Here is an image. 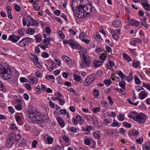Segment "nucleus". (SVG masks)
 Instances as JSON below:
<instances>
[{
  "instance_id": "nucleus-1",
  "label": "nucleus",
  "mask_w": 150,
  "mask_h": 150,
  "mask_svg": "<svg viewBox=\"0 0 150 150\" xmlns=\"http://www.w3.org/2000/svg\"><path fill=\"white\" fill-rule=\"evenodd\" d=\"M85 2L86 0H73L72 2V10L76 16L79 18H82L85 16L81 7L84 5Z\"/></svg>"
},
{
  "instance_id": "nucleus-2",
  "label": "nucleus",
  "mask_w": 150,
  "mask_h": 150,
  "mask_svg": "<svg viewBox=\"0 0 150 150\" xmlns=\"http://www.w3.org/2000/svg\"><path fill=\"white\" fill-rule=\"evenodd\" d=\"M28 120L30 122H37L38 123L42 122L43 121L42 115L34 108L28 111L27 114Z\"/></svg>"
},
{
  "instance_id": "nucleus-3",
  "label": "nucleus",
  "mask_w": 150,
  "mask_h": 150,
  "mask_svg": "<svg viewBox=\"0 0 150 150\" xmlns=\"http://www.w3.org/2000/svg\"><path fill=\"white\" fill-rule=\"evenodd\" d=\"M0 74L4 79H8L11 77V72L9 67L1 65L0 67Z\"/></svg>"
},
{
  "instance_id": "nucleus-4",
  "label": "nucleus",
  "mask_w": 150,
  "mask_h": 150,
  "mask_svg": "<svg viewBox=\"0 0 150 150\" xmlns=\"http://www.w3.org/2000/svg\"><path fill=\"white\" fill-rule=\"evenodd\" d=\"M128 116L137 121L139 123H143L146 119V116L143 113L138 114L136 112H132L128 115Z\"/></svg>"
},
{
  "instance_id": "nucleus-5",
  "label": "nucleus",
  "mask_w": 150,
  "mask_h": 150,
  "mask_svg": "<svg viewBox=\"0 0 150 150\" xmlns=\"http://www.w3.org/2000/svg\"><path fill=\"white\" fill-rule=\"evenodd\" d=\"M91 60L90 57L87 55L82 56V59L81 60L82 64H81V67H88L90 65Z\"/></svg>"
},
{
  "instance_id": "nucleus-6",
  "label": "nucleus",
  "mask_w": 150,
  "mask_h": 150,
  "mask_svg": "<svg viewBox=\"0 0 150 150\" xmlns=\"http://www.w3.org/2000/svg\"><path fill=\"white\" fill-rule=\"evenodd\" d=\"M16 135L14 133H11L8 135L6 142V144L8 147H11L14 141H16Z\"/></svg>"
},
{
  "instance_id": "nucleus-7",
  "label": "nucleus",
  "mask_w": 150,
  "mask_h": 150,
  "mask_svg": "<svg viewBox=\"0 0 150 150\" xmlns=\"http://www.w3.org/2000/svg\"><path fill=\"white\" fill-rule=\"evenodd\" d=\"M64 44L69 45L72 48L74 49H79L81 47L80 45L71 39L68 40H64Z\"/></svg>"
},
{
  "instance_id": "nucleus-8",
  "label": "nucleus",
  "mask_w": 150,
  "mask_h": 150,
  "mask_svg": "<svg viewBox=\"0 0 150 150\" xmlns=\"http://www.w3.org/2000/svg\"><path fill=\"white\" fill-rule=\"evenodd\" d=\"M31 39L29 38L25 37L18 42V46L22 47H25L30 42Z\"/></svg>"
},
{
  "instance_id": "nucleus-9",
  "label": "nucleus",
  "mask_w": 150,
  "mask_h": 150,
  "mask_svg": "<svg viewBox=\"0 0 150 150\" xmlns=\"http://www.w3.org/2000/svg\"><path fill=\"white\" fill-rule=\"evenodd\" d=\"M81 8L82 11L85 13V16L83 18L85 17L86 16H87L88 15H89V14L91 13L92 7L90 5L86 6H85L84 5Z\"/></svg>"
},
{
  "instance_id": "nucleus-10",
  "label": "nucleus",
  "mask_w": 150,
  "mask_h": 150,
  "mask_svg": "<svg viewBox=\"0 0 150 150\" xmlns=\"http://www.w3.org/2000/svg\"><path fill=\"white\" fill-rule=\"evenodd\" d=\"M96 75L95 74H93L87 76L84 82V83L86 85H89L96 79Z\"/></svg>"
},
{
  "instance_id": "nucleus-11",
  "label": "nucleus",
  "mask_w": 150,
  "mask_h": 150,
  "mask_svg": "<svg viewBox=\"0 0 150 150\" xmlns=\"http://www.w3.org/2000/svg\"><path fill=\"white\" fill-rule=\"evenodd\" d=\"M20 38V35L16 36L14 34L10 35L8 37L9 40L13 42H17Z\"/></svg>"
},
{
  "instance_id": "nucleus-12",
  "label": "nucleus",
  "mask_w": 150,
  "mask_h": 150,
  "mask_svg": "<svg viewBox=\"0 0 150 150\" xmlns=\"http://www.w3.org/2000/svg\"><path fill=\"white\" fill-rule=\"evenodd\" d=\"M27 20L28 22L31 23L32 25H36L39 24V22L38 21L34 19L30 16L27 17Z\"/></svg>"
},
{
  "instance_id": "nucleus-13",
  "label": "nucleus",
  "mask_w": 150,
  "mask_h": 150,
  "mask_svg": "<svg viewBox=\"0 0 150 150\" xmlns=\"http://www.w3.org/2000/svg\"><path fill=\"white\" fill-rule=\"evenodd\" d=\"M45 142L49 144H52L53 141V139L52 137L47 134L45 135L43 137Z\"/></svg>"
},
{
  "instance_id": "nucleus-14",
  "label": "nucleus",
  "mask_w": 150,
  "mask_h": 150,
  "mask_svg": "<svg viewBox=\"0 0 150 150\" xmlns=\"http://www.w3.org/2000/svg\"><path fill=\"white\" fill-rule=\"evenodd\" d=\"M49 65L50 66L47 65L46 67L47 69L50 71H52L54 70V68H55L56 67V64L53 61H51L49 63Z\"/></svg>"
},
{
  "instance_id": "nucleus-15",
  "label": "nucleus",
  "mask_w": 150,
  "mask_h": 150,
  "mask_svg": "<svg viewBox=\"0 0 150 150\" xmlns=\"http://www.w3.org/2000/svg\"><path fill=\"white\" fill-rule=\"evenodd\" d=\"M129 22L131 25L134 26L139 27L140 26V22L135 20H130L129 21Z\"/></svg>"
},
{
  "instance_id": "nucleus-16",
  "label": "nucleus",
  "mask_w": 150,
  "mask_h": 150,
  "mask_svg": "<svg viewBox=\"0 0 150 150\" xmlns=\"http://www.w3.org/2000/svg\"><path fill=\"white\" fill-rule=\"evenodd\" d=\"M148 93L145 91H141L139 94V98L141 99H143L148 95Z\"/></svg>"
},
{
  "instance_id": "nucleus-17",
  "label": "nucleus",
  "mask_w": 150,
  "mask_h": 150,
  "mask_svg": "<svg viewBox=\"0 0 150 150\" xmlns=\"http://www.w3.org/2000/svg\"><path fill=\"white\" fill-rule=\"evenodd\" d=\"M57 121L59 124L60 125V126L62 127H63L64 126L65 124L63 120L61 117H58L57 118Z\"/></svg>"
},
{
  "instance_id": "nucleus-18",
  "label": "nucleus",
  "mask_w": 150,
  "mask_h": 150,
  "mask_svg": "<svg viewBox=\"0 0 150 150\" xmlns=\"http://www.w3.org/2000/svg\"><path fill=\"white\" fill-rule=\"evenodd\" d=\"M121 24V21L120 20L118 19L115 20L113 22V25L115 28L120 26Z\"/></svg>"
},
{
  "instance_id": "nucleus-19",
  "label": "nucleus",
  "mask_w": 150,
  "mask_h": 150,
  "mask_svg": "<svg viewBox=\"0 0 150 150\" xmlns=\"http://www.w3.org/2000/svg\"><path fill=\"white\" fill-rule=\"evenodd\" d=\"M141 40L137 38H132L131 40V44L133 45L134 46L137 43H141L142 42Z\"/></svg>"
},
{
  "instance_id": "nucleus-20",
  "label": "nucleus",
  "mask_w": 150,
  "mask_h": 150,
  "mask_svg": "<svg viewBox=\"0 0 150 150\" xmlns=\"http://www.w3.org/2000/svg\"><path fill=\"white\" fill-rule=\"evenodd\" d=\"M81 49V50L80 51V52H80L81 56V54H82V56L88 55L87 53V50L86 48L81 46V48H79L78 49Z\"/></svg>"
},
{
  "instance_id": "nucleus-21",
  "label": "nucleus",
  "mask_w": 150,
  "mask_h": 150,
  "mask_svg": "<svg viewBox=\"0 0 150 150\" xmlns=\"http://www.w3.org/2000/svg\"><path fill=\"white\" fill-rule=\"evenodd\" d=\"M101 61H98L96 60H94L93 63V65L96 67H100L102 63Z\"/></svg>"
},
{
  "instance_id": "nucleus-22",
  "label": "nucleus",
  "mask_w": 150,
  "mask_h": 150,
  "mask_svg": "<svg viewBox=\"0 0 150 150\" xmlns=\"http://www.w3.org/2000/svg\"><path fill=\"white\" fill-rule=\"evenodd\" d=\"M29 80L33 83H37L38 82V79L35 77L30 76Z\"/></svg>"
},
{
  "instance_id": "nucleus-23",
  "label": "nucleus",
  "mask_w": 150,
  "mask_h": 150,
  "mask_svg": "<svg viewBox=\"0 0 150 150\" xmlns=\"http://www.w3.org/2000/svg\"><path fill=\"white\" fill-rule=\"evenodd\" d=\"M107 55L106 53H102L100 56V60H101L102 62H103L104 61L105 59L107 57Z\"/></svg>"
},
{
  "instance_id": "nucleus-24",
  "label": "nucleus",
  "mask_w": 150,
  "mask_h": 150,
  "mask_svg": "<svg viewBox=\"0 0 150 150\" xmlns=\"http://www.w3.org/2000/svg\"><path fill=\"white\" fill-rule=\"evenodd\" d=\"M76 118L77 119L78 121L79 122L80 124H82L83 123L84 120L80 115H77L76 116Z\"/></svg>"
},
{
  "instance_id": "nucleus-25",
  "label": "nucleus",
  "mask_w": 150,
  "mask_h": 150,
  "mask_svg": "<svg viewBox=\"0 0 150 150\" xmlns=\"http://www.w3.org/2000/svg\"><path fill=\"white\" fill-rule=\"evenodd\" d=\"M141 20L142 24L146 28H147L148 27V26L147 25L146 23V18L145 17L142 18H141Z\"/></svg>"
},
{
  "instance_id": "nucleus-26",
  "label": "nucleus",
  "mask_w": 150,
  "mask_h": 150,
  "mask_svg": "<svg viewBox=\"0 0 150 150\" xmlns=\"http://www.w3.org/2000/svg\"><path fill=\"white\" fill-rule=\"evenodd\" d=\"M62 59L64 61L66 62L68 64H69L71 62V61L69 58L66 56L63 55L62 57Z\"/></svg>"
},
{
  "instance_id": "nucleus-27",
  "label": "nucleus",
  "mask_w": 150,
  "mask_h": 150,
  "mask_svg": "<svg viewBox=\"0 0 150 150\" xmlns=\"http://www.w3.org/2000/svg\"><path fill=\"white\" fill-rule=\"evenodd\" d=\"M142 5L143 6L144 8L146 10L149 11L150 10V5H149L148 3H145L143 4Z\"/></svg>"
},
{
  "instance_id": "nucleus-28",
  "label": "nucleus",
  "mask_w": 150,
  "mask_h": 150,
  "mask_svg": "<svg viewBox=\"0 0 150 150\" xmlns=\"http://www.w3.org/2000/svg\"><path fill=\"white\" fill-rule=\"evenodd\" d=\"M35 38L37 42H40L41 41L42 37L40 34H39L35 36Z\"/></svg>"
},
{
  "instance_id": "nucleus-29",
  "label": "nucleus",
  "mask_w": 150,
  "mask_h": 150,
  "mask_svg": "<svg viewBox=\"0 0 150 150\" xmlns=\"http://www.w3.org/2000/svg\"><path fill=\"white\" fill-rule=\"evenodd\" d=\"M123 56L124 58L128 62L131 61V59L129 57V56L127 55V54L125 53L123 54Z\"/></svg>"
},
{
  "instance_id": "nucleus-30",
  "label": "nucleus",
  "mask_w": 150,
  "mask_h": 150,
  "mask_svg": "<svg viewBox=\"0 0 150 150\" xmlns=\"http://www.w3.org/2000/svg\"><path fill=\"white\" fill-rule=\"evenodd\" d=\"M35 32V30L33 28H30L28 30V33L30 35L33 34Z\"/></svg>"
},
{
  "instance_id": "nucleus-31",
  "label": "nucleus",
  "mask_w": 150,
  "mask_h": 150,
  "mask_svg": "<svg viewBox=\"0 0 150 150\" xmlns=\"http://www.w3.org/2000/svg\"><path fill=\"white\" fill-rule=\"evenodd\" d=\"M50 39L48 38H46L43 40V42L45 45L48 46L50 44Z\"/></svg>"
},
{
  "instance_id": "nucleus-32",
  "label": "nucleus",
  "mask_w": 150,
  "mask_h": 150,
  "mask_svg": "<svg viewBox=\"0 0 150 150\" xmlns=\"http://www.w3.org/2000/svg\"><path fill=\"white\" fill-rule=\"evenodd\" d=\"M113 38L115 40H117L118 38V35L116 34V33L113 30L111 32Z\"/></svg>"
},
{
  "instance_id": "nucleus-33",
  "label": "nucleus",
  "mask_w": 150,
  "mask_h": 150,
  "mask_svg": "<svg viewBox=\"0 0 150 150\" xmlns=\"http://www.w3.org/2000/svg\"><path fill=\"white\" fill-rule=\"evenodd\" d=\"M30 59L31 61H32L33 62H35L36 60H38V57L36 56V55H35L34 54H33V55H32V57H31Z\"/></svg>"
},
{
  "instance_id": "nucleus-34",
  "label": "nucleus",
  "mask_w": 150,
  "mask_h": 150,
  "mask_svg": "<svg viewBox=\"0 0 150 150\" xmlns=\"http://www.w3.org/2000/svg\"><path fill=\"white\" fill-rule=\"evenodd\" d=\"M79 37L81 40H83V39L86 38V35L85 33L82 32L80 34Z\"/></svg>"
},
{
  "instance_id": "nucleus-35",
  "label": "nucleus",
  "mask_w": 150,
  "mask_h": 150,
  "mask_svg": "<svg viewBox=\"0 0 150 150\" xmlns=\"http://www.w3.org/2000/svg\"><path fill=\"white\" fill-rule=\"evenodd\" d=\"M0 90L3 91H5L6 90V88L1 81H0Z\"/></svg>"
},
{
  "instance_id": "nucleus-36",
  "label": "nucleus",
  "mask_w": 150,
  "mask_h": 150,
  "mask_svg": "<svg viewBox=\"0 0 150 150\" xmlns=\"http://www.w3.org/2000/svg\"><path fill=\"white\" fill-rule=\"evenodd\" d=\"M10 129L12 130L15 131L17 130L18 128L16 127L15 124H11L10 126Z\"/></svg>"
},
{
  "instance_id": "nucleus-37",
  "label": "nucleus",
  "mask_w": 150,
  "mask_h": 150,
  "mask_svg": "<svg viewBox=\"0 0 150 150\" xmlns=\"http://www.w3.org/2000/svg\"><path fill=\"white\" fill-rule=\"evenodd\" d=\"M114 65V63L113 62L110 61L109 62L108 64L107 65L108 69H111Z\"/></svg>"
},
{
  "instance_id": "nucleus-38",
  "label": "nucleus",
  "mask_w": 150,
  "mask_h": 150,
  "mask_svg": "<svg viewBox=\"0 0 150 150\" xmlns=\"http://www.w3.org/2000/svg\"><path fill=\"white\" fill-rule=\"evenodd\" d=\"M143 85L144 87L146 88L150 91V85L149 84L144 82L143 83Z\"/></svg>"
},
{
  "instance_id": "nucleus-39",
  "label": "nucleus",
  "mask_w": 150,
  "mask_h": 150,
  "mask_svg": "<svg viewBox=\"0 0 150 150\" xmlns=\"http://www.w3.org/2000/svg\"><path fill=\"white\" fill-rule=\"evenodd\" d=\"M139 64V62L138 61H133L132 66L135 68L137 67Z\"/></svg>"
},
{
  "instance_id": "nucleus-40",
  "label": "nucleus",
  "mask_w": 150,
  "mask_h": 150,
  "mask_svg": "<svg viewBox=\"0 0 150 150\" xmlns=\"http://www.w3.org/2000/svg\"><path fill=\"white\" fill-rule=\"evenodd\" d=\"M74 80L77 81H79L81 79V77L76 74L74 76Z\"/></svg>"
},
{
  "instance_id": "nucleus-41",
  "label": "nucleus",
  "mask_w": 150,
  "mask_h": 150,
  "mask_svg": "<svg viewBox=\"0 0 150 150\" xmlns=\"http://www.w3.org/2000/svg\"><path fill=\"white\" fill-rule=\"evenodd\" d=\"M93 95H94L95 96H98L99 95V93L98 90L94 89L93 92Z\"/></svg>"
},
{
  "instance_id": "nucleus-42",
  "label": "nucleus",
  "mask_w": 150,
  "mask_h": 150,
  "mask_svg": "<svg viewBox=\"0 0 150 150\" xmlns=\"http://www.w3.org/2000/svg\"><path fill=\"white\" fill-rule=\"evenodd\" d=\"M70 131L72 132L75 133L77 131V129L76 127H71L70 128Z\"/></svg>"
},
{
  "instance_id": "nucleus-43",
  "label": "nucleus",
  "mask_w": 150,
  "mask_h": 150,
  "mask_svg": "<svg viewBox=\"0 0 150 150\" xmlns=\"http://www.w3.org/2000/svg\"><path fill=\"white\" fill-rule=\"evenodd\" d=\"M24 30L23 29H19L18 30V32L20 35L22 36L24 35V33L23 31V30Z\"/></svg>"
},
{
  "instance_id": "nucleus-44",
  "label": "nucleus",
  "mask_w": 150,
  "mask_h": 150,
  "mask_svg": "<svg viewBox=\"0 0 150 150\" xmlns=\"http://www.w3.org/2000/svg\"><path fill=\"white\" fill-rule=\"evenodd\" d=\"M118 117L120 120L122 121L124 120V116L123 115L120 114L118 115Z\"/></svg>"
},
{
  "instance_id": "nucleus-45",
  "label": "nucleus",
  "mask_w": 150,
  "mask_h": 150,
  "mask_svg": "<svg viewBox=\"0 0 150 150\" xmlns=\"http://www.w3.org/2000/svg\"><path fill=\"white\" fill-rule=\"evenodd\" d=\"M35 75L38 77L41 78L42 77V74L39 71H37L35 73Z\"/></svg>"
},
{
  "instance_id": "nucleus-46",
  "label": "nucleus",
  "mask_w": 150,
  "mask_h": 150,
  "mask_svg": "<svg viewBox=\"0 0 150 150\" xmlns=\"http://www.w3.org/2000/svg\"><path fill=\"white\" fill-rule=\"evenodd\" d=\"M118 74L120 76V77L123 79L125 77V75L123 74V73L121 71H119L118 73Z\"/></svg>"
},
{
  "instance_id": "nucleus-47",
  "label": "nucleus",
  "mask_w": 150,
  "mask_h": 150,
  "mask_svg": "<svg viewBox=\"0 0 150 150\" xmlns=\"http://www.w3.org/2000/svg\"><path fill=\"white\" fill-rule=\"evenodd\" d=\"M15 8L16 11L19 12L21 11V8L18 4H16L14 6Z\"/></svg>"
},
{
  "instance_id": "nucleus-48",
  "label": "nucleus",
  "mask_w": 150,
  "mask_h": 150,
  "mask_svg": "<svg viewBox=\"0 0 150 150\" xmlns=\"http://www.w3.org/2000/svg\"><path fill=\"white\" fill-rule=\"evenodd\" d=\"M35 64L39 68L41 67V65L38 62V60H36L35 62H34Z\"/></svg>"
},
{
  "instance_id": "nucleus-49",
  "label": "nucleus",
  "mask_w": 150,
  "mask_h": 150,
  "mask_svg": "<svg viewBox=\"0 0 150 150\" xmlns=\"http://www.w3.org/2000/svg\"><path fill=\"white\" fill-rule=\"evenodd\" d=\"M6 10L8 14L11 13L12 9L10 6H7L6 7Z\"/></svg>"
},
{
  "instance_id": "nucleus-50",
  "label": "nucleus",
  "mask_w": 150,
  "mask_h": 150,
  "mask_svg": "<svg viewBox=\"0 0 150 150\" xmlns=\"http://www.w3.org/2000/svg\"><path fill=\"white\" fill-rule=\"evenodd\" d=\"M21 138V135L20 134H18L16 136V141L19 142Z\"/></svg>"
},
{
  "instance_id": "nucleus-51",
  "label": "nucleus",
  "mask_w": 150,
  "mask_h": 150,
  "mask_svg": "<svg viewBox=\"0 0 150 150\" xmlns=\"http://www.w3.org/2000/svg\"><path fill=\"white\" fill-rule=\"evenodd\" d=\"M91 128L90 126H88L86 128L84 129V130L87 132V133H89L90 131L91 130Z\"/></svg>"
},
{
  "instance_id": "nucleus-52",
  "label": "nucleus",
  "mask_w": 150,
  "mask_h": 150,
  "mask_svg": "<svg viewBox=\"0 0 150 150\" xmlns=\"http://www.w3.org/2000/svg\"><path fill=\"white\" fill-rule=\"evenodd\" d=\"M104 82L107 86H109L111 83V81L110 80H105Z\"/></svg>"
},
{
  "instance_id": "nucleus-53",
  "label": "nucleus",
  "mask_w": 150,
  "mask_h": 150,
  "mask_svg": "<svg viewBox=\"0 0 150 150\" xmlns=\"http://www.w3.org/2000/svg\"><path fill=\"white\" fill-rule=\"evenodd\" d=\"M125 82L123 81H121L119 83V85L122 88H124L125 86Z\"/></svg>"
},
{
  "instance_id": "nucleus-54",
  "label": "nucleus",
  "mask_w": 150,
  "mask_h": 150,
  "mask_svg": "<svg viewBox=\"0 0 150 150\" xmlns=\"http://www.w3.org/2000/svg\"><path fill=\"white\" fill-rule=\"evenodd\" d=\"M123 125L124 126H126L127 128H130L131 127V125L130 124L127 123L126 122H125L123 123Z\"/></svg>"
},
{
  "instance_id": "nucleus-55",
  "label": "nucleus",
  "mask_w": 150,
  "mask_h": 150,
  "mask_svg": "<svg viewBox=\"0 0 150 150\" xmlns=\"http://www.w3.org/2000/svg\"><path fill=\"white\" fill-rule=\"evenodd\" d=\"M24 86L25 88L28 90L30 91L31 90V87L30 85L26 83L24 85Z\"/></svg>"
},
{
  "instance_id": "nucleus-56",
  "label": "nucleus",
  "mask_w": 150,
  "mask_h": 150,
  "mask_svg": "<svg viewBox=\"0 0 150 150\" xmlns=\"http://www.w3.org/2000/svg\"><path fill=\"white\" fill-rule=\"evenodd\" d=\"M143 141V138L142 137H140L139 139H137L136 140V142H137L138 143L140 144H141L142 143Z\"/></svg>"
},
{
  "instance_id": "nucleus-57",
  "label": "nucleus",
  "mask_w": 150,
  "mask_h": 150,
  "mask_svg": "<svg viewBox=\"0 0 150 150\" xmlns=\"http://www.w3.org/2000/svg\"><path fill=\"white\" fill-rule=\"evenodd\" d=\"M58 34L62 39H63L65 37L64 34L62 31H59L58 32Z\"/></svg>"
},
{
  "instance_id": "nucleus-58",
  "label": "nucleus",
  "mask_w": 150,
  "mask_h": 150,
  "mask_svg": "<svg viewBox=\"0 0 150 150\" xmlns=\"http://www.w3.org/2000/svg\"><path fill=\"white\" fill-rule=\"evenodd\" d=\"M107 98L110 104L111 105H112L113 104V102L111 99V97L110 96H108L107 97Z\"/></svg>"
},
{
  "instance_id": "nucleus-59",
  "label": "nucleus",
  "mask_w": 150,
  "mask_h": 150,
  "mask_svg": "<svg viewBox=\"0 0 150 150\" xmlns=\"http://www.w3.org/2000/svg\"><path fill=\"white\" fill-rule=\"evenodd\" d=\"M94 136L97 139H99L100 138V135L97 132H95L94 134Z\"/></svg>"
},
{
  "instance_id": "nucleus-60",
  "label": "nucleus",
  "mask_w": 150,
  "mask_h": 150,
  "mask_svg": "<svg viewBox=\"0 0 150 150\" xmlns=\"http://www.w3.org/2000/svg\"><path fill=\"white\" fill-rule=\"evenodd\" d=\"M83 42L87 44H88L89 43V42H90V41L86 38L84 39H83V40H81Z\"/></svg>"
},
{
  "instance_id": "nucleus-61",
  "label": "nucleus",
  "mask_w": 150,
  "mask_h": 150,
  "mask_svg": "<svg viewBox=\"0 0 150 150\" xmlns=\"http://www.w3.org/2000/svg\"><path fill=\"white\" fill-rule=\"evenodd\" d=\"M54 59L55 62L57 63L59 66H60L61 65V62L60 59L59 58H54Z\"/></svg>"
},
{
  "instance_id": "nucleus-62",
  "label": "nucleus",
  "mask_w": 150,
  "mask_h": 150,
  "mask_svg": "<svg viewBox=\"0 0 150 150\" xmlns=\"http://www.w3.org/2000/svg\"><path fill=\"white\" fill-rule=\"evenodd\" d=\"M100 109L99 107H97L93 109V111L94 113H96L97 112L99 111Z\"/></svg>"
},
{
  "instance_id": "nucleus-63",
  "label": "nucleus",
  "mask_w": 150,
  "mask_h": 150,
  "mask_svg": "<svg viewBox=\"0 0 150 150\" xmlns=\"http://www.w3.org/2000/svg\"><path fill=\"white\" fill-rule=\"evenodd\" d=\"M135 81L136 84H139L141 82L140 80L137 76L135 78Z\"/></svg>"
},
{
  "instance_id": "nucleus-64",
  "label": "nucleus",
  "mask_w": 150,
  "mask_h": 150,
  "mask_svg": "<svg viewBox=\"0 0 150 150\" xmlns=\"http://www.w3.org/2000/svg\"><path fill=\"white\" fill-rule=\"evenodd\" d=\"M143 150H150V147L145 145H144L143 146Z\"/></svg>"
}]
</instances>
